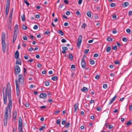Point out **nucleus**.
<instances>
[{
	"label": "nucleus",
	"mask_w": 132,
	"mask_h": 132,
	"mask_svg": "<svg viewBox=\"0 0 132 132\" xmlns=\"http://www.w3.org/2000/svg\"><path fill=\"white\" fill-rule=\"evenodd\" d=\"M4 102L6 104L7 103V97L9 101L7 106L6 108V111L4 116V123L5 126L7 125V119L11 117V111L12 107V101L11 100V90L10 84L8 83L6 88L4 87L3 89Z\"/></svg>",
	"instance_id": "1"
},
{
	"label": "nucleus",
	"mask_w": 132,
	"mask_h": 132,
	"mask_svg": "<svg viewBox=\"0 0 132 132\" xmlns=\"http://www.w3.org/2000/svg\"><path fill=\"white\" fill-rule=\"evenodd\" d=\"M6 38L5 34L3 32L2 34L1 42L2 45V49L3 52H5L6 50V45L5 42Z\"/></svg>",
	"instance_id": "2"
},
{
	"label": "nucleus",
	"mask_w": 132,
	"mask_h": 132,
	"mask_svg": "<svg viewBox=\"0 0 132 132\" xmlns=\"http://www.w3.org/2000/svg\"><path fill=\"white\" fill-rule=\"evenodd\" d=\"M18 132H23L22 130V120L20 117L19 118Z\"/></svg>",
	"instance_id": "3"
},
{
	"label": "nucleus",
	"mask_w": 132,
	"mask_h": 132,
	"mask_svg": "<svg viewBox=\"0 0 132 132\" xmlns=\"http://www.w3.org/2000/svg\"><path fill=\"white\" fill-rule=\"evenodd\" d=\"M10 4V0H6V4L5 9V16H7L9 12Z\"/></svg>",
	"instance_id": "4"
},
{
	"label": "nucleus",
	"mask_w": 132,
	"mask_h": 132,
	"mask_svg": "<svg viewBox=\"0 0 132 132\" xmlns=\"http://www.w3.org/2000/svg\"><path fill=\"white\" fill-rule=\"evenodd\" d=\"M18 82L19 84H22L24 82V78L21 74H20L18 76Z\"/></svg>",
	"instance_id": "5"
},
{
	"label": "nucleus",
	"mask_w": 132,
	"mask_h": 132,
	"mask_svg": "<svg viewBox=\"0 0 132 132\" xmlns=\"http://www.w3.org/2000/svg\"><path fill=\"white\" fill-rule=\"evenodd\" d=\"M16 24L15 25V27L14 28V34L13 36V43H14L15 41L16 40Z\"/></svg>",
	"instance_id": "6"
},
{
	"label": "nucleus",
	"mask_w": 132,
	"mask_h": 132,
	"mask_svg": "<svg viewBox=\"0 0 132 132\" xmlns=\"http://www.w3.org/2000/svg\"><path fill=\"white\" fill-rule=\"evenodd\" d=\"M82 38V37L81 35H80L79 36L78 38L77 43V46L78 47H80L81 42Z\"/></svg>",
	"instance_id": "7"
},
{
	"label": "nucleus",
	"mask_w": 132,
	"mask_h": 132,
	"mask_svg": "<svg viewBox=\"0 0 132 132\" xmlns=\"http://www.w3.org/2000/svg\"><path fill=\"white\" fill-rule=\"evenodd\" d=\"M19 86L18 84V81H17V96L19 97V103L20 105V96L19 95L20 94V91L19 90Z\"/></svg>",
	"instance_id": "8"
},
{
	"label": "nucleus",
	"mask_w": 132,
	"mask_h": 132,
	"mask_svg": "<svg viewBox=\"0 0 132 132\" xmlns=\"http://www.w3.org/2000/svg\"><path fill=\"white\" fill-rule=\"evenodd\" d=\"M81 65L83 68H85L86 67V63L84 58H82L81 61Z\"/></svg>",
	"instance_id": "9"
},
{
	"label": "nucleus",
	"mask_w": 132,
	"mask_h": 132,
	"mask_svg": "<svg viewBox=\"0 0 132 132\" xmlns=\"http://www.w3.org/2000/svg\"><path fill=\"white\" fill-rule=\"evenodd\" d=\"M39 97L43 99H45L46 97V94L45 93H41L40 94Z\"/></svg>",
	"instance_id": "10"
},
{
	"label": "nucleus",
	"mask_w": 132,
	"mask_h": 132,
	"mask_svg": "<svg viewBox=\"0 0 132 132\" xmlns=\"http://www.w3.org/2000/svg\"><path fill=\"white\" fill-rule=\"evenodd\" d=\"M16 112L15 111L13 113V120L15 122H16Z\"/></svg>",
	"instance_id": "11"
},
{
	"label": "nucleus",
	"mask_w": 132,
	"mask_h": 132,
	"mask_svg": "<svg viewBox=\"0 0 132 132\" xmlns=\"http://www.w3.org/2000/svg\"><path fill=\"white\" fill-rule=\"evenodd\" d=\"M63 51L62 52V53L63 54H64L65 53V51L68 49V48L66 47L63 46L62 47Z\"/></svg>",
	"instance_id": "12"
},
{
	"label": "nucleus",
	"mask_w": 132,
	"mask_h": 132,
	"mask_svg": "<svg viewBox=\"0 0 132 132\" xmlns=\"http://www.w3.org/2000/svg\"><path fill=\"white\" fill-rule=\"evenodd\" d=\"M129 5V3L127 2H125L122 4V6L125 7Z\"/></svg>",
	"instance_id": "13"
},
{
	"label": "nucleus",
	"mask_w": 132,
	"mask_h": 132,
	"mask_svg": "<svg viewBox=\"0 0 132 132\" xmlns=\"http://www.w3.org/2000/svg\"><path fill=\"white\" fill-rule=\"evenodd\" d=\"M78 103H75V104L74 108H75V110L74 111L75 112H76V111L78 108Z\"/></svg>",
	"instance_id": "14"
},
{
	"label": "nucleus",
	"mask_w": 132,
	"mask_h": 132,
	"mask_svg": "<svg viewBox=\"0 0 132 132\" xmlns=\"http://www.w3.org/2000/svg\"><path fill=\"white\" fill-rule=\"evenodd\" d=\"M13 9H12V10L10 11L9 17V19H11L12 18L13 12Z\"/></svg>",
	"instance_id": "15"
},
{
	"label": "nucleus",
	"mask_w": 132,
	"mask_h": 132,
	"mask_svg": "<svg viewBox=\"0 0 132 132\" xmlns=\"http://www.w3.org/2000/svg\"><path fill=\"white\" fill-rule=\"evenodd\" d=\"M21 61L20 58H17V64L19 65H21Z\"/></svg>",
	"instance_id": "16"
},
{
	"label": "nucleus",
	"mask_w": 132,
	"mask_h": 132,
	"mask_svg": "<svg viewBox=\"0 0 132 132\" xmlns=\"http://www.w3.org/2000/svg\"><path fill=\"white\" fill-rule=\"evenodd\" d=\"M57 32L59 34L61 35H64V33L62 30H57Z\"/></svg>",
	"instance_id": "17"
},
{
	"label": "nucleus",
	"mask_w": 132,
	"mask_h": 132,
	"mask_svg": "<svg viewBox=\"0 0 132 132\" xmlns=\"http://www.w3.org/2000/svg\"><path fill=\"white\" fill-rule=\"evenodd\" d=\"M81 91L82 92L84 91L86 92L88 91L87 88L85 87H84L82 89H81Z\"/></svg>",
	"instance_id": "18"
},
{
	"label": "nucleus",
	"mask_w": 132,
	"mask_h": 132,
	"mask_svg": "<svg viewBox=\"0 0 132 132\" xmlns=\"http://www.w3.org/2000/svg\"><path fill=\"white\" fill-rule=\"evenodd\" d=\"M51 79L54 81H56L57 80L58 78L57 76H55L52 77L51 78Z\"/></svg>",
	"instance_id": "19"
},
{
	"label": "nucleus",
	"mask_w": 132,
	"mask_h": 132,
	"mask_svg": "<svg viewBox=\"0 0 132 132\" xmlns=\"http://www.w3.org/2000/svg\"><path fill=\"white\" fill-rule=\"evenodd\" d=\"M46 128V126L45 125H44L42 126L41 127H40L39 129V130L40 131H42L45 129Z\"/></svg>",
	"instance_id": "20"
},
{
	"label": "nucleus",
	"mask_w": 132,
	"mask_h": 132,
	"mask_svg": "<svg viewBox=\"0 0 132 132\" xmlns=\"http://www.w3.org/2000/svg\"><path fill=\"white\" fill-rule=\"evenodd\" d=\"M86 14L88 17L90 18L91 17V14L90 12H88Z\"/></svg>",
	"instance_id": "21"
},
{
	"label": "nucleus",
	"mask_w": 132,
	"mask_h": 132,
	"mask_svg": "<svg viewBox=\"0 0 132 132\" xmlns=\"http://www.w3.org/2000/svg\"><path fill=\"white\" fill-rule=\"evenodd\" d=\"M20 71V67L18 65H17V72L18 73V74L19 73Z\"/></svg>",
	"instance_id": "22"
},
{
	"label": "nucleus",
	"mask_w": 132,
	"mask_h": 132,
	"mask_svg": "<svg viewBox=\"0 0 132 132\" xmlns=\"http://www.w3.org/2000/svg\"><path fill=\"white\" fill-rule=\"evenodd\" d=\"M111 50V48L110 47H108L106 48V51L107 52H109Z\"/></svg>",
	"instance_id": "23"
},
{
	"label": "nucleus",
	"mask_w": 132,
	"mask_h": 132,
	"mask_svg": "<svg viewBox=\"0 0 132 132\" xmlns=\"http://www.w3.org/2000/svg\"><path fill=\"white\" fill-rule=\"evenodd\" d=\"M112 39L110 37H109L107 38V40L109 42H110L112 40Z\"/></svg>",
	"instance_id": "24"
},
{
	"label": "nucleus",
	"mask_w": 132,
	"mask_h": 132,
	"mask_svg": "<svg viewBox=\"0 0 132 132\" xmlns=\"http://www.w3.org/2000/svg\"><path fill=\"white\" fill-rule=\"evenodd\" d=\"M87 26V25L86 23H83L81 26V28H85Z\"/></svg>",
	"instance_id": "25"
},
{
	"label": "nucleus",
	"mask_w": 132,
	"mask_h": 132,
	"mask_svg": "<svg viewBox=\"0 0 132 132\" xmlns=\"http://www.w3.org/2000/svg\"><path fill=\"white\" fill-rule=\"evenodd\" d=\"M114 63L116 65L119 64L120 63V61L118 60L114 62Z\"/></svg>",
	"instance_id": "26"
},
{
	"label": "nucleus",
	"mask_w": 132,
	"mask_h": 132,
	"mask_svg": "<svg viewBox=\"0 0 132 132\" xmlns=\"http://www.w3.org/2000/svg\"><path fill=\"white\" fill-rule=\"evenodd\" d=\"M61 120L60 119H58L56 121V122L57 124L58 125H60V124Z\"/></svg>",
	"instance_id": "27"
},
{
	"label": "nucleus",
	"mask_w": 132,
	"mask_h": 132,
	"mask_svg": "<svg viewBox=\"0 0 132 132\" xmlns=\"http://www.w3.org/2000/svg\"><path fill=\"white\" fill-rule=\"evenodd\" d=\"M70 125V123L68 122L66 124L65 126V127L66 128H68Z\"/></svg>",
	"instance_id": "28"
},
{
	"label": "nucleus",
	"mask_w": 132,
	"mask_h": 132,
	"mask_svg": "<svg viewBox=\"0 0 132 132\" xmlns=\"http://www.w3.org/2000/svg\"><path fill=\"white\" fill-rule=\"evenodd\" d=\"M116 5L115 3H112L111 4L110 6L111 7H114Z\"/></svg>",
	"instance_id": "29"
},
{
	"label": "nucleus",
	"mask_w": 132,
	"mask_h": 132,
	"mask_svg": "<svg viewBox=\"0 0 132 132\" xmlns=\"http://www.w3.org/2000/svg\"><path fill=\"white\" fill-rule=\"evenodd\" d=\"M71 69L72 70H75V66L74 65H72L71 66Z\"/></svg>",
	"instance_id": "30"
},
{
	"label": "nucleus",
	"mask_w": 132,
	"mask_h": 132,
	"mask_svg": "<svg viewBox=\"0 0 132 132\" xmlns=\"http://www.w3.org/2000/svg\"><path fill=\"white\" fill-rule=\"evenodd\" d=\"M45 85L46 86H48L50 85V83L48 81H46L45 82Z\"/></svg>",
	"instance_id": "31"
},
{
	"label": "nucleus",
	"mask_w": 132,
	"mask_h": 132,
	"mask_svg": "<svg viewBox=\"0 0 132 132\" xmlns=\"http://www.w3.org/2000/svg\"><path fill=\"white\" fill-rule=\"evenodd\" d=\"M24 2L26 4L27 6H28L30 4L27 2V0H24Z\"/></svg>",
	"instance_id": "32"
},
{
	"label": "nucleus",
	"mask_w": 132,
	"mask_h": 132,
	"mask_svg": "<svg viewBox=\"0 0 132 132\" xmlns=\"http://www.w3.org/2000/svg\"><path fill=\"white\" fill-rule=\"evenodd\" d=\"M95 63V61L93 60H92L90 61V64L91 65L94 64Z\"/></svg>",
	"instance_id": "33"
},
{
	"label": "nucleus",
	"mask_w": 132,
	"mask_h": 132,
	"mask_svg": "<svg viewBox=\"0 0 132 132\" xmlns=\"http://www.w3.org/2000/svg\"><path fill=\"white\" fill-rule=\"evenodd\" d=\"M22 28L23 29L26 30L27 29V27L25 25H23L22 26Z\"/></svg>",
	"instance_id": "34"
},
{
	"label": "nucleus",
	"mask_w": 132,
	"mask_h": 132,
	"mask_svg": "<svg viewBox=\"0 0 132 132\" xmlns=\"http://www.w3.org/2000/svg\"><path fill=\"white\" fill-rule=\"evenodd\" d=\"M69 58H73L72 54L71 53H69L68 54Z\"/></svg>",
	"instance_id": "35"
},
{
	"label": "nucleus",
	"mask_w": 132,
	"mask_h": 132,
	"mask_svg": "<svg viewBox=\"0 0 132 132\" xmlns=\"http://www.w3.org/2000/svg\"><path fill=\"white\" fill-rule=\"evenodd\" d=\"M21 19H22V20L24 22L25 21V19L24 15H23L22 16H21Z\"/></svg>",
	"instance_id": "36"
},
{
	"label": "nucleus",
	"mask_w": 132,
	"mask_h": 132,
	"mask_svg": "<svg viewBox=\"0 0 132 132\" xmlns=\"http://www.w3.org/2000/svg\"><path fill=\"white\" fill-rule=\"evenodd\" d=\"M126 31L129 34H130V30L129 29H127L126 30Z\"/></svg>",
	"instance_id": "37"
},
{
	"label": "nucleus",
	"mask_w": 132,
	"mask_h": 132,
	"mask_svg": "<svg viewBox=\"0 0 132 132\" xmlns=\"http://www.w3.org/2000/svg\"><path fill=\"white\" fill-rule=\"evenodd\" d=\"M107 85L106 84H104L103 85V87L104 88L106 89L107 88Z\"/></svg>",
	"instance_id": "38"
},
{
	"label": "nucleus",
	"mask_w": 132,
	"mask_h": 132,
	"mask_svg": "<svg viewBox=\"0 0 132 132\" xmlns=\"http://www.w3.org/2000/svg\"><path fill=\"white\" fill-rule=\"evenodd\" d=\"M122 40L123 41L126 42L127 40V39L126 38L124 37L122 38Z\"/></svg>",
	"instance_id": "39"
},
{
	"label": "nucleus",
	"mask_w": 132,
	"mask_h": 132,
	"mask_svg": "<svg viewBox=\"0 0 132 132\" xmlns=\"http://www.w3.org/2000/svg\"><path fill=\"white\" fill-rule=\"evenodd\" d=\"M117 98V96L116 95H115L114 97H113L112 99L113 100V101H114Z\"/></svg>",
	"instance_id": "40"
},
{
	"label": "nucleus",
	"mask_w": 132,
	"mask_h": 132,
	"mask_svg": "<svg viewBox=\"0 0 132 132\" xmlns=\"http://www.w3.org/2000/svg\"><path fill=\"white\" fill-rule=\"evenodd\" d=\"M117 98V96L116 95H115L114 97H113L112 99L113 100V101H114Z\"/></svg>",
	"instance_id": "41"
},
{
	"label": "nucleus",
	"mask_w": 132,
	"mask_h": 132,
	"mask_svg": "<svg viewBox=\"0 0 132 132\" xmlns=\"http://www.w3.org/2000/svg\"><path fill=\"white\" fill-rule=\"evenodd\" d=\"M71 13L70 12L67 11L66 12V14L67 15H69Z\"/></svg>",
	"instance_id": "42"
},
{
	"label": "nucleus",
	"mask_w": 132,
	"mask_h": 132,
	"mask_svg": "<svg viewBox=\"0 0 132 132\" xmlns=\"http://www.w3.org/2000/svg\"><path fill=\"white\" fill-rule=\"evenodd\" d=\"M131 123V122L130 121V120L128 121L126 125H130Z\"/></svg>",
	"instance_id": "43"
},
{
	"label": "nucleus",
	"mask_w": 132,
	"mask_h": 132,
	"mask_svg": "<svg viewBox=\"0 0 132 132\" xmlns=\"http://www.w3.org/2000/svg\"><path fill=\"white\" fill-rule=\"evenodd\" d=\"M112 18L115 20L117 19V15L116 14L113 15Z\"/></svg>",
	"instance_id": "44"
},
{
	"label": "nucleus",
	"mask_w": 132,
	"mask_h": 132,
	"mask_svg": "<svg viewBox=\"0 0 132 132\" xmlns=\"http://www.w3.org/2000/svg\"><path fill=\"white\" fill-rule=\"evenodd\" d=\"M23 39L25 40H26L27 39V37L26 36H23Z\"/></svg>",
	"instance_id": "45"
},
{
	"label": "nucleus",
	"mask_w": 132,
	"mask_h": 132,
	"mask_svg": "<svg viewBox=\"0 0 132 132\" xmlns=\"http://www.w3.org/2000/svg\"><path fill=\"white\" fill-rule=\"evenodd\" d=\"M24 105L26 107H28L29 106V103H25Z\"/></svg>",
	"instance_id": "46"
},
{
	"label": "nucleus",
	"mask_w": 132,
	"mask_h": 132,
	"mask_svg": "<svg viewBox=\"0 0 132 132\" xmlns=\"http://www.w3.org/2000/svg\"><path fill=\"white\" fill-rule=\"evenodd\" d=\"M38 26L37 25H35L33 27L34 29H36L38 28Z\"/></svg>",
	"instance_id": "47"
},
{
	"label": "nucleus",
	"mask_w": 132,
	"mask_h": 132,
	"mask_svg": "<svg viewBox=\"0 0 132 132\" xmlns=\"http://www.w3.org/2000/svg\"><path fill=\"white\" fill-rule=\"evenodd\" d=\"M83 0H79L78 1V4L80 5L81 4Z\"/></svg>",
	"instance_id": "48"
},
{
	"label": "nucleus",
	"mask_w": 132,
	"mask_h": 132,
	"mask_svg": "<svg viewBox=\"0 0 132 132\" xmlns=\"http://www.w3.org/2000/svg\"><path fill=\"white\" fill-rule=\"evenodd\" d=\"M61 42L62 43H65L67 41L65 39H63L61 40Z\"/></svg>",
	"instance_id": "49"
},
{
	"label": "nucleus",
	"mask_w": 132,
	"mask_h": 132,
	"mask_svg": "<svg viewBox=\"0 0 132 132\" xmlns=\"http://www.w3.org/2000/svg\"><path fill=\"white\" fill-rule=\"evenodd\" d=\"M50 32L48 31H47L45 32V34L47 35L50 34Z\"/></svg>",
	"instance_id": "50"
},
{
	"label": "nucleus",
	"mask_w": 132,
	"mask_h": 132,
	"mask_svg": "<svg viewBox=\"0 0 132 132\" xmlns=\"http://www.w3.org/2000/svg\"><path fill=\"white\" fill-rule=\"evenodd\" d=\"M33 61V60L32 59H30L27 62L28 63H29V62H32Z\"/></svg>",
	"instance_id": "51"
},
{
	"label": "nucleus",
	"mask_w": 132,
	"mask_h": 132,
	"mask_svg": "<svg viewBox=\"0 0 132 132\" xmlns=\"http://www.w3.org/2000/svg\"><path fill=\"white\" fill-rule=\"evenodd\" d=\"M100 77V76L98 75H96L95 77V78L96 79H99Z\"/></svg>",
	"instance_id": "52"
},
{
	"label": "nucleus",
	"mask_w": 132,
	"mask_h": 132,
	"mask_svg": "<svg viewBox=\"0 0 132 132\" xmlns=\"http://www.w3.org/2000/svg\"><path fill=\"white\" fill-rule=\"evenodd\" d=\"M42 64L40 63H38L37 65V67L38 68H40L41 67H42Z\"/></svg>",
	"instance_id": "53"
},
{
	"label": "nucleus",
	"mask_w": 132,
	"mask_h": 132,
	"mask_svg": "<svg viewBox=\"0 0 132 132\" xmlns=\"http://www.w3.org/2000/svg\"><path fill=\"white\" fill-rule=\"evenodd\" d=\"M96 109L97 111H101V108L100 107H98Z\"/></svg>",
	"instance_id": "54"
},
{
	"label": "nucleus",
	"mask_w": 132,
	"mask_h": 132,
	"mask_svg": "<svg viewBox=\"0 0 132 132\" xmlns=\"http://www.w3.org/2000/svg\"><path fill=\"white\" fill-rule=\"evenodd\" d=\"M113 49L114 50H116L117 49V46H114L113 47Z\"/></svg>",
	"instance_id": "55"
},
{
	"label": "nucleus",
	"mask_w": 132,
	"mask_h": 132,
	"mask_svg": "<svg viewBox=\"0 0 132 132\" xmlns=\"http://www.w3.org/2000/svg\"><path fill=\"white\" fill-rule=\"evenodd\" d=\"M76 14L78 15H80L81 14L79 11H77L76 12Z\"/></svg>",
	"instance_id": "56"
},
{
	"label": "nucleus",
	"mask_w": 132,
	"mask_h": 132,
	"mask_svg": "<svg viewBox=\"0 0 132 132\" xmlns=\"http://www.w3.org/2000/svg\"><path fill=\"white\" fill-rule=\"evenodd\" d=\"M35 17L37 19H38L40 18V15L38 14H36L35 15Z\"/></svg>",
	"instance_id": "57"
},
{
	"label": "nucleus",
	"mask_w": 132,
	"mask_h": 132,
	"mask_svg": "<svg viewBox=\"0 0 132 132\" xmlns=\"http://www.w3.org/2000/svg\"><path fill=\"white\" fill-rule=\"evenodd\" d=\"M66 123V121L65 120L62 121V124L63 125H65Z\"/></svg>",
	"instance_id": "58"
},
{
	"label": "nucleus",
	"mask_w": 132,
	"mask_h": 132,
	"mask_svg": "<svg viewBox=\"0 0 132 132\" xmlns=\"http://www.w3.org/2000/svg\"><path fill=\"white\" fill-rule=\"evenodd\" d=\"M128 15L129 16L132 15V11H130L129 12Z\"/></svg>",
	"instance_id": "59"
},
{
	"label": "nucleus",
	"mask_w": 132,
	"mask_h": 132,
	"mask_svg": "<svg viewBox=\"0 0 132 132\" xmlns=\"http://www.w3.org/2000/svg\"><path fill=\"white\" fill-rule=\"evenodd\" d=\"M69 24L68 23L65 22L64 23V25L65 26H68Z\"/></svg>",
	"instance_id": "60"
},
{
	"label": "nucleus",
	"mask_w": 132,
	"mask_h": 132,
	"mask_svg": "<svg viewBox=\"0 0 132 132\" xmlns=\"http://www.w3.org/2000/svg\"><path fill=\"white\" fill-rule=\"evenodd\" d=\"M98 54L97 53H95L94 54V56L95 57H97L98 56Z\"/></svg>",
	"instance_id": "61"
},
{
	"label": "nucleus",
	"mask_w": 132,
	"mask_h": 132,
	"mask_svg": "<svg viewBox=\"0 0 132 132\" xmlns=\"http://www.w3.org/2000/svg\"><path fill=\"white\" fill-rule=\"evenodd\" d=\"M89 51V49H87L84 52V53L85 54H86Z\"/></svg>",
	"instance_id": "62"
},
{
	"label": "nucleus",
	"mask_w": 132,
	"mask_h": 132,
	"mask_svg": "<svg viewBox=\"0 0 132 132\" xmlns=\"http://www.w3.org/2000/svg\"><path fill=\"white\" fill-rule=\"evenodd\" d=\"M63 2L64 3L67 4H68L69 3V2L67 0H64Z\"/></svg>",
	"instance_id": "63"
},
{
	"label": "nucleus",
	"mask_w": 132,
	"mask_h": 132,
	"mask_svg": "<svg viewBox=\"0 0 132 132\" xmlns=\"http://www.w3.org/2000/svg\"><path fill=\"white\" fill-rule=\"evenodd\" d=\"M129 109L130 111H132V105H130L129 106Z\"/></svg>",
	"instance_id": "64"
}]
</instances>
